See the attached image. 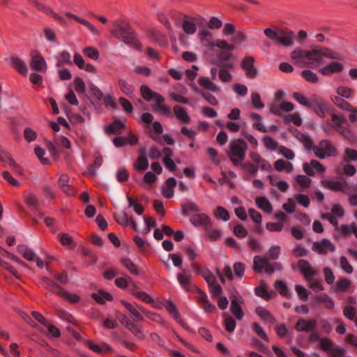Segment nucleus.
Masks as SVG:
<instances>
[{"label":"nucleus","mask_w":357,"mask_h":357,"mask_svg":"<svg viewBox=\"0 0 357 357\" xmlns=\"http://www.w3.org/2000/svg\"><path fill=\"white\" fill-rule=\"evenodd\" d=\"M338 59L335 52L319 46H312L310 50L297 48L291 54V59L295 63L302 66H317L324 63V59Z\"/></svg>","instance_id":"nucleus-1"},{"label":"nucleus","mask_w":357,"mask_h":357,"mask_svg":"<svg viewBox=\"0 0 357 357\" xmlns=\"http://www.w3.org/2000/svg\"><path fill=\"white\" fill-rule=\"evenodd\" d=\"M248 149L246 143L241 139H231L229 143L227 155L235 166H240L245 158Z\"/></svg>","instance_id":"nucleus-2"},{"label":"nucleus","mask_w":357,"mask_h":357,"mask_svg":"<svg viewBox=\"0 0 357 357\" xmlns=\"http://www.w3.org/2000/svg\"><path fill=\"white\" fill-rule=\"evenodd\" d=\"M315 155L320 159H325L337 155V150L333 144L327 140H321L317 146L313 147Z\"/></svg>","instance_id":"nucleus-3"},{"label":"nucleus","mask_w":357,"mask_h":357,"mask_svg":"<svg viewBox=\"0 0 357 357\" xmlns=\"http://www.w3.org/2000/svg\"><path fill=\"white\" fill-rule=\"evenodd\" d=\"M30 56L29 66L33 70L40 73H45L47 70V62L40 52H32Z\"/></svg>","instance_id":"nucleus-4"},{"label":"nucleus","mask_w":357,"mask_h":357,"mask_svg":"<svg viewBox=\"0 0 357 357\" xmlns=\"http://www.w3.org/2000/svg\"><path fill=\"white\" fill-rule=\"evenodd\" d=\"M204 18L201 16L192 17L185 15L182 20V29L187 35H193L197 32V24L199 20H202Z\"/></svg>","instance_id":"nucleus-5"},{"label":"nucleus","mask_w":357,"mask_h":357,"mask_svg":"<svg viewBox=\"0 0 357 357\" xmlns=\"http://www.w3.org/2000/svg\"><path fill=\"white\" fill-rule=\"evenodd\" d=\"M112 23L114 29L111 31V34L125 43H130L132 40L130 29L119 25L116 21Z\"/></svg>","instance_id":"nucleus-6"},{"label":"nucleus","mask_w":357,"mask_h":357,"mask_svg":"<svg viewBox=\"0 0 357 357\" xmlns=\"http://www.w3.org/2000/svg\"><path fill=\"white\" fill-rule=\"evenodd\" d=\"M253 268L255 272H265L269 275L272 274L275 269L268 263V259L266 257L257 255L254 257Z\"/></svg>","instance_id":"nucleus-7"},{"label":"nucleus","mask_w":357,"mask_h":357,"mask_svg":"<svg viewBox=\"0 0 357 357\" xmlns=\"http://www.w3.org/2000/svg\"><path fill=\"white\" fill-rule=\"evenodd\" d=\"M312 250L318 254H327L335 250V246L327 238H323L321 241H315L312 244Z\"/></svg>","instance_id":"nucleus-8"},{"label":"nucleus","mask_w":357,"mask_h":357,"mask_svg":"<svg viewBox=\"0 0 357 357\" xmlns=\"http://www.w3.org/2000/svg\"><path fill=\"white\" fill-rule=\"evenodd\" d=\"M298 268L305 278L308 281H312L317 275V271L306 260H299L298 261Z\"/></svg>","instance_id":"nucleus-9"},{"label":"nucleus","mask_w":357,"mask_h":357,"mask_svg":"<svg viewBox=\"0 0 357 357\" xmlns=\"http://www.w3.org/2000/svg\"><path fill=\"white\" fill-rule=\"evenodd\" d=\"M321 185L331 191L338 192H346L347 183H342L340 181L331 179L328 178H324L321 181Z\"/></svg>","instance_id":"nucleus-10"},{"label":"nucleus","mask_w":357,"mask_h":357,"mask_svg":"<svg viewBox=\"0 0 357 357\" xmlns=\"http://www.w3.org/2000/svg\"><path fill=\"white\" fill-rule=\"evenodd\" d=\"M198 38L202 45L209 49L214 48L215 38L213 33L208 29H201L197 34Z\"/></svg>","instance_id":"nucleus-11"},{"label":"nucleus","mask_w":357,"mask_h":357,"mask_svg":"<svg viewBox=\"0 0 357 357\" xmlns=\"http://www.w3.org/2000/svg\"><path fill=\"white\" fill-rule=\"evenodd\" d=\"M317 323L314 319H300L295 325L296 331L298 332L310 333L317 331Z\"/></svg>","instance_id":"nucleus-12"},{"label":"nucleus","mask_w":357,"mask_h":357,"mask_svg":"<svg viewBox=\"0 0 357 357\" xmlns=\"http://www.w3.org/2000/svg\"><path fill=\"white\" fill-rule=\"evenodd\" d=\"M278 36L275 43L284 47H289L293 45L294 36L293 31L278 29Z\"/></svg>","instance_id":"nucleus-13"},{"label":"nucleus","mask_w":357,"mask_h":357,"mask_svg":"<svg viewBox=\"0 0 357 357\" xmlns=\"http://www.w3.org/2000/svg\"><path fill=\"white\" fill-rule=\"evenodd\" d=\"M114 217L117 223L124 227L128 226L130 223L132 227L135 230L138 231L137 225L132 216H128L126 211H121L114 214Z\"/></svg>","instance_id":"nucleus-14"},{"label":"nucleus","mask_w":357,"mask_h":357,"mask_svg":"<svg viewBox=\"0 0 357 357\" xmlns=\"http://www.w3.org/2000/svg\"><path fill=\"white\" fill-rule=\"evenodd\" d=\"M140 91L142 96L146 101L154 100L156 103H162L165 101V98L160 94L154 92L146 85H142Z\"/></svg>","instance_id":"nucleus-15"},{"label":"nucleus","mask_w":357,"mask_h":357,"mask_svg":"<svg viewBox=\"0 0 357 357\" xmlns=\"http://www.w3.org/2000/svg\"><path fill=\"white\" fill-rule=\"evenodd\" d=\"M303 170L308 176H313L315 175L314 170L318 173H324L326 172V168L319 161L312 160L310 162L303 163Z\"/></svg>","instance_id":"nucleus-16"},{"label":"nucleus","mask_w":357,"mask_h":357,"mask_svg":"<svg viewBox=\"0 0 357 357\" xmlns=\"http://www.w3.org/2000/svg\"><path fill=\"white\" fill-rule=\"evenodd\" d=\"M190 222L195 227H202L204 229H208L212 220L208 215L205 213H196L192 215L190 219Z\"/></svg>","instance_id":"nucleus-17"},{"label":"nucleus","mask_w":357,"mask_h":357,"mask_svg":"<svg viewBox=\"0 0 357 357\" xmlns=\"http://www.w3.org/2000/svg\"><path fill=\"white\" fill-rule=\"evenodd\" d=\"M343 70L342 63L338 61H333L320 68L319 72L324 76H331L335 73H341Z\"/></svg>","instance_id":"nucleus-18"},{"label":"nucleus","mask_w":357,"mask_h":357,"mask_svg":"<svg viewBox=\"0 0 357 357\" xmlns=\"http://www.w3.org/2000/svg\"><path fill=\"white\" fill-rule=\"evenodd\" d=\"M6 61L10 66L19 73L26 75L28 74V67L25 61L17 56H12Z\"/></svg>","instance_id":"nucleus-19"},{"label":"nucleus","mask_w":357,"mask_h":357,"mask_svg":"<svg viewBox=\"0 0 357 357\" xmlns=\"http://www.w3.org/2000/svg\"><path fill=\"white\" fill-rule=\"evenodd\" d=\"M197 272L204 278L209 287L215 290H221L222 287L217 283L215 275L208 268H197Z\"/></svg>","instance_id":"nucleus-20"},{"label":"nucleus","mask_w":357,"mask_h":357,"mask_svg":"<svg viewBox=\"0 0 357 357\" xmlns=\"http://www.w3.org/2000/svg\"><path fill=\"white\" fill-rule=\"evenodd\" d=\"M241 67L249 78L253 79L257 75V70L254 66V59L252 56L245 57L241 61Z\"/></svg>","instance_id":"nucleus-21"},{"label":"nucleus","mask_w":357,"mask_h":357,"mask_svg":"<svg viewBox=\"0 0 357 357\" xmlns=\"http://www.w3.org/2000/svg\"><path fill=\"white\" fill-rule=\"evenodd\" d=\"M321 117H324L328 111L327 104L320 98L314 95L312 96V107Z\"/></svg>","instance_id":"nucleus-22"},{"label":"nucleus","mask_w":357,"mask_h":357,"mask_svg":"<svg viewBox=\"0 0 357 357\" xmlns=\"http://www.w3.org/2000/svg\"><path fill=\"white\" fill-rule=\"evenodd\" d=\"M33 4L40 10L43 11L45 14L52 16L54 19L59 21L61 24L66 25V21L58 13H56L51 8L37 1H33Z\"/></svg>","instance_id":"nucleus-23"},{"label":"nucleus","mask_w":357,"mask_h":357,"mask_svg":"<svg viewBox=\"0 0 357 357\" xmlns=\"http://www.w3.org/2000/svg\"><path fill=\"white\" fill-rule=\"evenodd\" d=\"M197 82L206 91L218 93L220 91V87L213 83L211 79L207 77H201L198 79Z\"/></svg>","instance_id":"nucleus-24"},{"label":"nucleus","mask_w":357,"mask_h":357,"mask_svg":"<svg viewBox=\"0 0 357 357\" xmlns=\"http://www.w3.org/2000/svg\"><path fill=\"white\" fill-rule=\"evenodd\" d=\"M250 157L252 162L256 163L259 168L262 170L269 171L271 169V165L262 158L258 153L251 152Z\"/></svg>","instance_id":"nucleus-25"},{"label":"nucleus","mask_w":357,"mask_h":357,"mask_svg":"<svg viewBox=\"0 0 357 357\" xmlns=\"http://www.w3.org/2000/svg\"><path fill=\"white\" fill-rule=\"evenodd\" d=\"M268 178L271 185L277 188L281 192H286L289 189V183L283 180H280L276 175H268Z\"/></svg>","instance_id":"nucleus-26"},{"label":"nucleus","mask_w":357,"mask_h":357,"mask_svg":"<svg viewBox=\"0 0 357 357\" xmlns=\"http://www.w3.org/2000/svg\"><path fill=\"white\" fill-rule=\"evenodd\" d=\"M0 160L6 163L10 167L16 171L17 173L21 174L18 165L15 162L14 159L11 157L10 153L3 151H0Z\"/></svg>","instance_id":"nucleus-27"},{"label":"nucleus","mask_w":357,"mask_h":357,"mask_svg":"<svg viewBox=\"0 0 357 357\" xmlns=\"http://www.w3.org/2000/svg\"><path fill=\"white\" fill-rule=\"evenodd\" d=\"M255 204L258 208L267 213L273 212V206L269 200L265 197H258L255 199Z\"/></svg>","instance_id":"nucleus-28"},{"label":"nucleus","mask_w":357,"mask_h":357,"mask_svg":"<svg viewBox=\"0 0 357 357\" xmlns=\"http://www.w3.org/2000/svg\"><path fill=\"white\" fill-rule=\"evenodd\" d=\"M274 168L278 172L284 171L287 173H291L294 169L291 162H287L282 159H278L275 162Z\"/></svg>","instance_id":"nucleus-29"},{"label":"nucleus","mask_w":357,"mask_h":357,"mask_svg":"<svg viewBox=\"0 0 357 357\" xmlns=\"http://www.w3.org/2000/svg\"><path fill=\"white\" fill-rule=\"evenodd\" d=\"M312 305H315L319 303H325L327 309H333L334 303L333 300L331 299L326 294H320L312 299Z\"/></svg>","instance_id":"nucleus-30"},{"label":"nucleus","mask_w":357,"mask_h":357,"mask_svg":"<svg viewBox=\"0 0 357 357\" xmlns=\"http://www.w3.org/2000/svg\"><path fill=\"white\" fill-rule=\"evenodd\" d=\"M125 127V123L121 121H116L111 125L105 126V130L107 134H121Z\"/></svg>","instance_id":"nucleus-31"},{"label":"nucleus","mask_w":357,"mask_h":357,"mask_svg":"<svg viewBox=\"0 0 357 357\" xmlns=\"http://www.w3.org/2000/svg\"><path fill=\"white\" fill-rule=\"evenodd\" d=\"M174 113L181 123L185 124L190 121V118L184 108L176 105L174 107Z\"/></svg>","instance_id":"nucleus-32"},{"label":"nucleus","mask_w":357,"mask_h":357,"mask_svg":"<svg viewBox=\"0 0 357 357\" xmlns=\"http://www.w3.org/2000/svg\"><path fill=\"white\" fill-rule=\"evenodd\" d=\"M200 295L197 298L198 303L202 305L205 312H211L215 310V307L208 300L207 296L204 291L199 292Z\"/></svg>","instance_id":"nucleus-33"},{"label":"nucleus","mask_w":357,"mask_h":357,"mask_svg":"<svg viewBox=\"0 0 357 357\" xmlns=\"http://www.w3.org/2000/svg\"><path fill=\"white\" fill-rule=\"evenodd\" d=\"M56 59L57 60V63L56 64L57 67H60L65 64H73L70 54L66 50H63L61 52H59V55L56 57Z\"/></svg>","instance_id":"nucleus-34"},{"label":"nucleus","mask_w":357,"mask_h":357,"mask_svg":"<svg viewBox=\"0 0 357 357\" xmlns=\"http://www.w3.org/2000/svg\"><path fill=\"white\" fill-rule=\"evenodd\" d=\"M119 85L121 91L126 96L132 98L134 96L135 88L123 79H119Z\"/></svg>","instance_id":"nucleus-35"},{"label":"nucleus","mask_w":357,"mask_h":357,"mask_svg":"<svg viewBox=\"0 0 357 357\" xmlns=\"http://www.w3.org/2000/svg\"><path fill=\"white\" fill-rule=\"evenodd\" d=\"M217 274L222 284H225L227 282L232 281L235 279V276L233 275L229 267H225L222 272H220L217 270Z\"/></svg>","instance_id":"nucleus-36"},{"label":"nucleus","mask_w":357,"mask_h":357,"mask_svg":"<svg viewBox=\"0 0 357 357\" xmlns=\"http://www.w3.org/2000/svg\"><path fill=\"white\" fill-rule=\"evenodd\" d=\"M163 306L165 307L167 312H169V314L172 315L174 319L176 321L180 320V314L177 311L176 307H175L172 301L165 300L163 303Z\"/></svg>","instance_id":"nucleus-37"},{"label":"nucleus","mask_w":357,"mask_h":357,"mask_svg":"<svg viewBox=\"0 0 357 357\" xmlns=\"http://www.w3.org/2000/svg\"><path fill=\"white\" fill-rule=\"evenodd\" d=\"M72 18L75 19L77 22L84 25L93 34L96 35V36L100 35V33H101L100 31L97 27H96L93 24H92L91 22H89V21H87L83 18H81L74 14H73Z\"/></svg>","instance_id":"nucleus-38"},{"label":"nucleus","mask_w":357,"mask_h":357,"mask_svg":"<svg viewBox=\"0 0 357 357\" xmlns=\"http://www.w3.org/2000/svg\"><path fill=\"white\" fill-rule=\"evenodd\" d=\"M17 250L26 259L29 261H33L36 259V254L32 249L26 245H22L17 247Z\"/></svg>","instance_id":"nucleus-39"},{"label":"nucleus","mask_w":357,"mask_h":357,"mask_svg":"<svg viewBox=\"0 0 357 357\" xmlns=\"http://www.w3.org/2000/svg\"><path fill=\"white\" fill-rule=\"evenodd\" d=\"M250 118L253 121V126L255 128L263 132H268V128L263 124L262 118L259 114L255 113L251 114Z\"/></svg>","instance_id":"nucleus-40"},{"label":"nucleus","mask_w":357,"mask_h":357,"mask_svg":"<svg viewBox=\"0 0 357 357\" xmlns=\"http://www.w3.org/2000/svg\"><path fill=\"white\" fill-rule=\"evenodd\" d=\"M91 296L100 304L105 303L106 301H112V296L107 291L94 292L92 294Z\"/></svg>","instance_id":"nucleus-41"},{"label":"nucleus","mask_w":357,"mask_h":357,"mask_svg":"<svg viewBox=\"0 0 357 357\" xmlns=\"http://www.w3.org/2000/svg\"><path fill=\"white\" fill-rule=\"evenodd\" d=\"M156 180V174H153L152 172H148L144 175L143 180L139 182V184L144 188L149 189L151 188V185L155 183Z\"/></svg>","instance_id":"nucleus-42"},{"label":"nucleus","mask_w":357,"mask_h":357,"mask_svg":"<svg viewBox=\"0 0 357 357\" xmlns=\"http://www.w3.org/2000/svg\"><path fill=\"white\" fill-rule=\"evenodd\" d=\"M179 86L181 88V93L182 94H178L175 92L171 91L169 92V95L172 100H173L175 102L186 104L188 102V100L187 98H185L183 94H185L187 91L186 89L181 85H179Z\"/></svg>","instance_id":"nucleus-43"},{"label":"nucleus","mask_w":357,"mask_h":357,"mask_svg":"<svg viewBox=\"0 0 357 357\" xmlns=\"http://www.w3.org/2000/svg\"><path fill=\"white\" fill-rule=\"evenodd\" d=\"M331 101L340 109L347 111L351 109V105L337 96H331Z\"/></svg>","instance_id":"nucleus-44"},{"label":"nucleus","mask_w":357,"mask_h":357,"mask_svg":"<svg viewBox=\"0 0 357 357\" xmlns=\"http://www.w3.org/2000/svg\"><path fill=\"white\" fill-rule=\"evenodd\" d=\"M292 96L300 105L307 107H312V98L308 99L305 96L300 92H294L292 94Z\"/></svg>","instance_id":"nucleus-45"},{"label":"nucleus","mask_w":357,"mask_h":357,"mask_svg":"<svg viewBox=\"0 0 357 357\" xmlns=\"http://www.w3.org/2000/svg\"><path fill=\"white\" fill-rule=\"evenodd\" d=\"M135 296L137 298L146 303H148L153 307L156 306L155 300H154L152 296H149L145 291H135Z\"/></svg>","instance_id":"nucleus-46"},{"label":"nucleus","mask_w":357,"mask_h":357,"mask_svg":"<svg viewBox=\"0 0 357 357\" xmlns=\"http://www.w3.org/2000/svg\"><path fill=\"white\" fill-rule=\"evenodd\" d=\"M229 51H225L220 52L218 55V59H219V65L223 67H226L227 68L232 69L233 68V64L232 63H228L227 65H224V63L226 61H229L232 58V54L229 52Z\"/></svg>","instance_id":"nucleus-47"},{"label":"nucleus","mask_w":357,"mask_h":357,"mask_svg":"<svg viewBox=\"0 0 357 357\" xmlns=\"http://www.w3.org/2000/svg\"><path fill=\"white\" fill-rule=\"evenodd\" d=\"M58 296L61 297L62 298L68 301L71 303H77L80 299L78 295L74 294V292L71 291H57Z\"/></svg>","instance_id":"nucleus-48"},{"label":"nucleus","mask_w":357,"mask_h":357,"mask_svg":"<svg viewBox=\"0 0 357 357\" xmlns=\"http://www.w3.org/2000/svg\"><path fill=\"white\" fill-rule=\"evenodd\" d=\"M213 215L215 218L227 222L229 220V213L225 208L222 206H217L215 211L213 213Z\"/></svg>","instance_id":"nucleus-49"},{"label":"nucleus","mask_w":357,"mask_h":357,"mask_svg":"<svg viewBox=\"0 0 357 357\" xmlns=\"http://www.w3.org/2000/svg\"><path fill=\"white\" fill-rule=\"evenodd\" d=\"M295 180L296 183L302 190L308 188L312 183L311 178L307 176L301 174L296 176Z\"/></svg>","instance_id":"nucleus-50"},{"label":"nucleus","mask_w":357,"mask_h":357,"mask_svg":"<svg viewBox=\"0 0 357 357\" xmlns=\"http://www.w3.org/2000/svg\"><path fill=\"white\" fill-rule=\"evenodd\" d=\"M213 297L218 299V306L221 310H225L228 306V299L227 297L221 296V291H213Z\"/></svg>","instance_id":"nucleus-51"},{"label":"nucleus","mask_w":357,"mask_h":357,"mask_svg":"<svg viewBox=\"0 0 357 357\" xmlns=\"http://www.w3.org/2000/svg\"><path fill=\"white\" fill-rule=\"evenodd\" d=\"M255 313L264 321L271 322L273 319L269 311L261 306L255 308Z\"/></svg>","instance_id":"nucleus-52"},{"label":"nucleus","mask_w":357,"mask_h":357,"mask_svg":"<svg viewBox=\"0 0 357 357\" xmlns=\"http://www.w3.org/2000/svg\"><path fill=\"white\" fill-rule=\"evenodd\" d=\"M353 89L346 86H340L336 89L337 96L349 99L352 96Z\"/></svg>","instance_id":"nucleus-53"},{"label":"nucleus","mask_w":357,"mask_h":357,"mask_svg":"<svg viewBox=\"0 0 357 357\" xmlns=\"http://www.w3.org/2000/svg\"><path fill=\"white\" fill-rule=\"evenodd\" d=\"M319 347L320 349L328 352L331 351L332 349H335L337 347L335 346L333 341L330 340V338L324 337L320 339L319 341Z\"/></svg>","instance_id":"nucleus-54"},{"label":"nucleus","mask_w":357,"mask_h":357,"mask_svg":"<svg viewBox=\"0 0 357 357\" xmlns=\"http://www.w3.org/2000/svg\"><path fill=\"white\" fill-rule=\"evenodd\" d=\"M297 139L302 143V144L307 149H313V147L314 146L313 145V142L312 139L308 136L305 135L303 133L299 132L297 135Z\"/></svg>","instance_id":"nucleus-55"},{"label":"nucleus","mask_w":357,"mask_h":357,"mask_svg":"<svg viewBox=\"0 0 357 357\" xmlns=\"http://www.w3.org/2000/svg\"><path fill=\"white\" fill-rule=\"evenodd\" d=\"M134 167L137 170L144 172L149 167V161L146 157L139 156L134 164Z\"/></svg>","instance_id":"nucleus-56"},{"label":"nucleus","mask_w":357,"mask_h":357,"mask_svg":"<svg viewBox=\"0 0 357 357\" xmlns=\"http://www.w3.org/2000/svg\"><path fill=\"white\" fill-rule=\"evenodd\" d=\"M214 47L225 51H233L234 50V46L225 39H218L215 43Z\"/></svg>","instance_id":"nucleus-57"},{"label":"nucleus","mask_w":357,"mask_h":357,"mask_svg":"<svg viewBox=\"0 0 357 357\" xmlns=\"http://www.w3.org/2000/svg\"><path fill=\"white\" fill-rule=\"evenodd\" d=\"M83 53L89 59L96 61L99 58L98 50L93 47H86L82 50Z\"/></svg>","instance_id":"nucleus-58"},{"label":"nucleus","mask_w":357,"mask_h":357,"mask_svg":"<svg viewBox=\"0 0 357 357\" xmlns=\"http://www.w3.org/2000/svg\"><path fill=\"white\" fill-rule=\"evenodd\" d=\"M126 327L128 328L133 335H135V337L143 339V333L140 328L135 325V324L132 323L130 321H128L126 322Z\"/></svg>","instance_id":"nucleus-59"},{"label":"nucleus","mask_w":357,"mask_h":357,"mask_svg":"<svg viewBox=\"0 0 357 357\" xmlns=\"http://www.w3.org/2000/svg\"><path fill=\"white\" fill-rule=\"evenodd\" d=\"M122 265L126 268L131 273L137 275L139 273L138 268L137 266L128 258H124L121 259Z\"/></svg>","instance_id":"nucleus-60"},{"label":"nucleus","mask_w":357,"mask_h":357,"mask_svg":"<svg viewBox=\"0 0 357 357\" xmlns=\"http://www.w3.org/2000/svg\"><path fill=\"white\" fill-rule=\"evenodd\" d=\"M250 98L252 105L255 108L261 109L264 107V104L263 103L260 95L258 93H252Z\"/></svg>","instance_id":"nucleus-61"},{"label":"nucleus","mask_w":357,"mask_h":357,"mask_svg":"<svg viewBox=\"0 0 357 357\" xmlns=\"http://www.w3.org/2000/svg\"><path fill=\"white\" fill-rule=\"evenodd\" d=\"M344 161H357V151L351 148H346L344 153Z\"/></svg>","instance_id":"nucleus-62"},{"label":"nucleus","mask_w":357,"mask_h":357,"mask_svg":"<svg viewBox=\"0 0 357 357\" xmlns=\"http://www.w3.org/2000/svg\"><path fill=\"white\" fill-rule=\"evenodd\" d=\"M190 278L191 275L186 271L177 274L178 281L183 288L186 287L190 283Z\"/></svg>","instance_id":"nucleus-63"},{"label":"nucleus","mask_w":357,"mask_h":357,"mask_svg":"<svg viewBox=\"0 0 357 357\" xmlns=\"http://www.w3.org/2000/svg\"><path fill=\"white\" fill-rule=\"evenodd\" d=\"M302 77L307 82L317 83L319 80L318 76L315 73L310 70H305L301 73Z\"/></svg>","instance_id":"nucleus-64"}]
</instances>
